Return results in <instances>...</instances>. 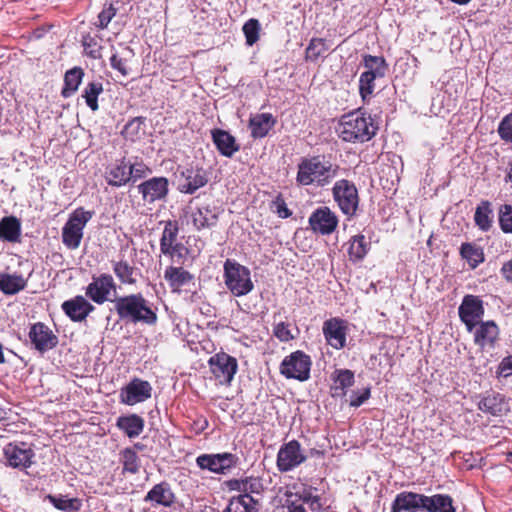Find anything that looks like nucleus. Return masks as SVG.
I'll return each instance as SVG.
<instances>
[{"instance_id":"nucleus-49","label":"nucleus","mask_w":512,"mask_h":512,"mask_svg":"<svg viewBox=\"0 0 512 512\" xmlns=\"http://www.w3.org/2000/svg\"><path fill=\"white\" fill-rule=\"evenodd\" d=\"M82 45L85 53L92 59H100L102 57V46L98 39L90 34L82 37Z\"/></svg>"},{"instance_id":"nucleus-57","label":"nucleus","mask_w":512,"mask_h":512,"mask_svg":"<svg viewBox=\"0 0 512 512\" xmlns=\"http://www.w3.org/2000/svg\"><path fill=\"white\" fill-rule=\"evenodd\" d=\"M219 454V466L221 468V475L226 474L231 469L239 464V457L236 454L224 452Z\"/></svg>"},{"instance_id":"nucleus-39","label":"nucleus","mask_w":512,"mask_h":512,"mask_svg":"<svg viewBox=\"0 0 512 512\" xmlns=\"http://www.w3.org/2000/svg\"><path fill=\"white\" fill-rule=\"evenodd\" d=\"M493 210L491 203L487 200H483L475 209L474 222L475 225L483 232H487L491 229L493 223Z\"/></svg>"},{"instance_id":"nucleus-1","label":"nucleus","mask_w":512,"mask_h":512,"mask_svg":"<svg viewBox=\"0 0 512 512\" xmlns=\"http://www.w3.org/2000/svg\"><path fill=\"white\" fill-rule=\"evenodd\" d=\"M378 129L372 116L359 108L341 116L336 133L342 141L357 144L370 141Z\"/></svg>"},{"instance_id":"nucleus-16","label":"nucleus","mask_w":512,"mask_h":512,"mask_svg":"<svg viewBox=\"0 0 512 512\" xmlns=\"http://www.w3.org/2000/svg\"><path fill=\"white\" fill-rule=\"evenodd\" d=\"M209 182V172L203 167L190 166L180 172L179 191L185 194H194L198 189Z\"/></svg>"},{"instance_id":"nucleus-63","label":"nucleus","mask_w":512,"mask_h":512,"mask_svg":"<svg viewBox=\"0 0 512 512\" xmlns=\"http://www.w3.org/2000/svg\"><path fill=\"white\" fill-rule=\"evenodd\" d=\"M371 391L370 388H365L361 393L359 392H353L351 395L350 400V406L351 407H359L361 406L365 401H367L370 398Z\"/></svg>"},{"instance_id":"nucleus-22","label":"nucleus","mask_w":512,"mask_h":512,"mask_svg":"<svg viewBox=\"0 0 512 512\" xmlns=\"http://www.w3.org/2000/svg\"><path fill=\"white\" fill-rule=\"evenodd\" d=\"M474 330V342L476 345L482 348L494 347L499 336V329L494 321H479Z\"/></svg>"},{"instance_id":"nucleus-48","label":"nucleus","mask_w":512,"mask_h":512,"mask_svg":"<svg viewBox=\"0 0 512 512\" xmlns=\"http://www.w3.org/2000/svg\"><path fill=\"white\" fill-rule=\"evenodd\" d=\"M197 466L202 470H208L215 474H221L219 466V454H202L196 458Z\"/></svg>"},{"instance_id":"nucleus-20","label":"nucleus","mask_w":512,"mask_h":512,"mask_svg":"<svg viewBox=\"0 0 512 512\" xmlns=\"http://www.w3.org/2000/svg\"><path fill=\"white\" fill-rule=\"evenodd\" d=\"M423 494L403 491L396 495L391 504V512H423Z\"/></svg>"},{"instance_id":"nucleus-56","label":"nucleus","mask_w":512,"mask_h":512,"mask_svg":"<svg viewBox=\"0 0 512 512\" xmlns=\"http://www.w3.org/2000/svg\"><path fill=\"white\" fill-rule=\"evenodd\" d=\"M497 132L503 141L512 143V113L502 118L498 125Z\"/></svg>"},{"instance_id":"nucleus-10","label":"nucleus","mask_w":512,"mask_h":512,"mask_svg":"<svg viewBox=\"0 0 512 512\" xmlns=\"http://www.w3.org/2000/svg\"><path fill=\"white\" fill-rule=\"evenodd\" d=\"M111 292H116V283L112 275L102 273L98 276H93L92 281L85 288V296L91 299L94 303L101 305L106 301H111Z\"/></svg>"},{"instance_id":"nucleus-4","label":"nucleus","mask_w":512,"mask_h":512,"mask_svg":"<svg viewBox=\"0 0 512 512\" xmlns=\"http://www.w3.org/2000/svg\"><path fill=\"white\" fill-rule=\"evenodd\" d=\"M223 277L225 285L236 297L247 295L254 288L250 270L236 261H225Z\"/></svg>"},{"instance_id":"nucleus-11","label":"nucleus","mask_w":512,"mask_h":512,"mask_svg":"<svg viewBox=\"0 0 512 512\" xmlns=\"http://www.w3.org/2000/svg\"><path fill=\"white\" fill-rule=\"evenodd\" d=\"M484 311L483 300L479 296L472 294L465 295L458 308L460 320L465 324L469 332H472L479 324Z\"/></svg>"},{"instance_id":"nucleus-41","label":"nucleus","mask_w":512,"mask_h":512,"mask_svg":"<svg viewBox=\"0 0 512 512\" xmlns=\"http://www.w3.org/2000/svg\"><path fill=\"white\" fill-rule=\"evenodd\" d=\"M103 92V83L101 81H91L87 83L82 92L86 105L92 110L99 109L98 97Z\"/></svg>"},{"instance_id":"nucleus-3","label":"nucleus","mask_w":512,"mask_h":512,"mask_svg":"<svg viewBox=\"0 0 512 512\" xmlns=\"http://www.w3.org/2000/svg\"><path fill=\"white\" fill-rule=\"evenodd\" d=\"M338 166L326 161L324 156L302 157L297 165L296 182L300 186H327L337 175Z\"/></svg>"},{"instance_id":"nucleus-23","label":"nucleus","mask_w":512,"mask_h":512,"mask_svg":"<svg viewBox=\"0 0 512 512\" xmlns=\"http://www.w3.org/2000/svg\"><path fill=\"white\" fill-rule=\"evenodd\" d=\"M175 495L168 482H161L152 487L146 494L144 501L150 502L152 506L169 507L174 503Z\"/></svg>"},{"instance_id":"nucleus-14","label":"nucleus","mask_w":512,"mask_h":512,"mask_svg":"<svg viewBox=\"0 0 512 512\" xmlns=\"http://www.w3.org/2000/svg\"><path fill=\"white\" fill-rule=\"evenodd\" d=\"M137 190L145 203L165 201L169 193V180L164 176H155L140 183Z\"/></svg>"},{"instance_id":"nucleus-6","label":"nucleus","mask_w":512,"mask_h":512,"mask_svg":"<svg viewBox=\"0 0 512 512\" xmlns=\"http://www.w3.org/2000/svg\"><path fill=\"white\" fill-rule=\"evenodd\" d=\"M332 196L344 215L348 218L356 215L360 199L353 182L347 179L336 181L332 188Z\"/></svg>"},{"instance_id":"nucleus-54","label":"nucleus","mask_w":512,"mask_h":512,"mask_svg":"<svg viewBox=\"0 0 512 512\" xmlns=\"http://www.w3.org/2000/svg\"><path fill=\"white\" fill-rule=\"evenodd\" d=\"M499 225L504 233L512 234V206L502 205L499 209Z\"/></svg>"},{"instance_id":"nucleus-15","label":"nucleus","mask_w":512,"mask_h":512,"mask_svg":"<svg viewBox=\"0 0 512 512\" xmlns=\"http://www.w3.org/2000/svg\"><path fill=\"white\" fill-rule=\"evenodd\" d=\"M308 222L315 233L330 235L336 230L339 220L329 207L320 206L311 213Z\"/></svg>"},{"instance_id":"nucleus-58","label":"nucleus","mask_w":512,"mask_h":512,"mask_svg":"<svg viewBox=\"0 0 512 512\" xmlns=\"http://www.w3.org/2000/svg\"><path fill=\"white\" fill-rule=\"evenodd\" d=\"M270 209L283 219L289 218L292 215V211L287 207L285 199L281 193H279L271 202Z\"/></svg>"},{"instance_id":"nucleus-8","label":"nucleus","mask_w":512,"mask_h":512,"mask_svg":"<svg viewBox=\"0 0 512 512\" xmlns=\"http://www.w3.org/2000/svg\"><path fill=\"white\" fill-rule=\"evenodd\" d=\"M3 457L6 466L22 470L31 467L35 452L28 443L15 441L3 447Z\"/></svg>"},{"instance_id":"nucleus-45","label":"nucleus","mask_w":512,"mask_h":512,"mask_svg":"<svg viewBox=\"0 0 512 512\" xmlns=\"http://www.w3.org/2000/svg\"><path fill=\"white\" fill-rule=\"evenodd\" d=\"M329 47L326 40L323 38H312L305 50V59L307 61L315 62L320 57H323L328 51Z\"/></svg>"},{"instance_id":"nucleus-50","label":"nucleus","mask_w":512,"mask_h":512,"mask_svg":"<svg viewBox=\"0 0 512 512\" xmlns=\"http://www.w3.org/2000/svg\"><path fill=\"white\" fill-rule=\"evenodd\" d=\"M260 23L257 19L251 18L243 25V33L248 45H253L259 40Z\"/></svg>"},{"instance_id":"nucleus-46","label":"nucleus","mask_w":512,"mask_h":512,"mask_svg":"<svg viewBox=\"0 0 512 512\" xmlns=\"http://www.w3.org/2000/svg\"><path fill=\"white\" fill-rule=\"evenodd\" d=\"M161 254L168 257L172 263L184 265L189 249L183 243L177 242L169 246L168 249L163 250Z\"/></svg>"},{"instance_id":"nucleus-44","label":"nucleus","mask_w":512,"mask_h":512,"mask_svg":"<svg viewBox=\"0 0 512 512\" xmlns=\"http://www.w3.org/2000/svg\"><path fill=\"white\" fill-rule=\"evenodd\" d=\"M47 499L56 509L66 512L79 511L82 506L81 500L78 498H67L62 495H48Z\"/></svg>"},{"instance_id":"nucleus-2","label":"nucleus","mask_w":512,"mask_h":512,"mask_svg":"<svg viewBox=\"0 0 512 512\" xmlns=\"http://www.w3.org/2000/svg\"><path fill=\"white\" fill-rule=\"evenodd\" d=\"M112 303L116 314L122 321L150 326L157 323V308L142 293L117 296Z\"/></svg>"},{"instance_id":"nucleus-37","label":"nucleus","mask_w":512,"mask_h":512,"mask_svg":"<svg viewBox=\"0 0 512 512\" xmlns=\"http://www.w3.org/2000/svg\"><path fill=\"white\" fill-rule=\"evenodd\" d=\"M223 512H258V502L249 494L232 497Z\"/></svg>"},{"instance_id":"nucleus-59","label":"nucleus","mask_w":512,"mask_h":512,"mask_svg":"<svg viewBox=\"0 0 512 512\" xmlns=\"http://www.w3.org/2000/svg\"><path fill=\"white\" fill-rule=\"evenodd\" d=\"M116 13L117 8H115L112 3L105 5L98 15V24H96V26L99 29L107 28L111 20L116 16Z\"/></svg>"},{"instance_id":"nucleus-61","label":"nucleus","mask_w":512,"mask_h":512,"mask_svg":"<svg viewBox=\"0 0 512 512\" xmlns=\"http://www.w3.org/2000/svg\"><path fill=\"white\" fill-rule=\"evenodd\" d=\"M497 376L508 378L512 376V355L504 357L498 365Z\"/></svg>"},{"instance_id":"nucleus-43","label":"nucleus","mask_w":512,"mask_h":512,"mask_svg":"<svg viewBox=\"0 0 512 512\" xmlns=\"http://www.w3.org/2000/svg\"><path fill=\"white\" fill-rule=\"evenodd\" d=\"M178 234V222L174 220L166 221L160 238V252H162L165 249H168L169 246L177 243Z\"/></svg>"},{"instance_id":"nucleus-36","label":"nucleus","mask_w":512,"mask_h":512,"mask_svg":"<svg viewBox=\"0 0 512 512\" xmlns=\"http://www.w3.org/2000/svg\"><path fill=\"white\" fill-rule=\"evenodd\" d=\"M85 73L81 67H73L64 75V86L61 90L63 98L71 97L79 88Z\"/></svg>"},{"instance_id":"nucleus-32","label":"nucleus","mask_w":512,"mask_h":512,"mask_svg":"<svg viewBox=\"0 0 512 512\" xmlns=\"http://www.w3.org/2000/svg\"><path fill=\"white\" fill-rule=\"evenodd\" d=\"M361 65L365 69L362 74L373 76L374 79L383 78L388 70V64L383 56L365 54L362 57Z\"/></svg>"},{"instance_id":"nucleus-64","label":"nucleus","mask_w":512,"mask_h":512,"mask_svg":"<svg viewBox=\"0 0 512 512\" xmlns=\"http://www.w3.org/2000/svg\"><path fill=\"white\" fill-rule=\"evenodd\" d=\"M500 273L508 283H512V258L503 263Z\"/></svg>"},{"instance_id":"nucleus-5","label":"nucleus","mask_w":512,"mask_h":512,"mask_svg":"<svg viewBox=\"0 0 512 512\" xmlns=\"http://www.w3.org/2000/svg\"><path fill=\"white\" fill-rule=\"evenodd\" d=\"M92 215V212L78 208L69 216L62 228V242L68 249L75 250L80 246L83 229Z\"/></svg>"},{"instance_id":"nucleus-26","label":"nucleus","mask_w":512,"mask_h":512,"mask_svg":"<svg viewBox=\"0 0 512 512\" xmlns=\"http://www.w3.org/2000/svg\"><path fill=\"white\" fill-rule=\"evenodd\" d=\"M478 408L483 413L493 416H499L507 410L504 396L494 391L486 392L483 395L478 403Z\"/></svg>"},{"instance_id":"nucleus-38","label":"nucleus","mask_w":512,"mask_h":512,"mask_svg":"<svg viewBox=\"0 0 512 512\" xmlns=\"http://www.w3.org/2000/svg\"><path fill=\"white\" fill-rule=\"evenodd\" d=\"M460 255L467 261L471 269L477 268L485 260L483 249L477 244L471 242L462 243L460 247Z\"/></svg>"},{"instance_id":"nucleus-34","label":"nucleus","mask_w":512,"mask_h":512,"mask_svg":"<svg viewBox=\"0 0 512 512\" xmlns=\"http://www.w3.org/2000/svg\"><path fill=\"white\" fill-rule=\"evenodd\" d=\"M27 280L21 274L0 272V291L5 295H15L24 290Z\"/></svg>"},{"instance_id":"nucleus-40","label":"nucleus","mask_w":512,"mask_h":512,"mask_svg":"<svg viewBox=\"0 0 512 512\" xmlns=\"http://www.w3.org/2000/svg\"><path fill=\"white\" fill-rule=\"evenodd\" d=\"M128 163L125 158L121 159L114 167H112L107 176V183L113 187H121L130 182Z\"/></svg>"},{"instance_id":"nucleus-53","label":"nucleus","mask_w":512,"mask_h":512,"mask_svg":"<svg viewBox=\"0 0 512 512\" xmlns=\"http://www.w3.org/2000/svg\"><path fill=\"white\" fill-rule=\"evenodd\" d=\"M375 80L373 76L370 77L361 73L359 78V93L363 101L370 99L373 94L375 90Z\"/></svg>"},{"instance_id":"nucleus-9","label":"nucleus","mask_w":512,"mask_h":512,"mask_svg":"<svg viewBox=\"0 0 512 512\" xmlns=\"http://www.w3.org/2000/svg\"><path fill=\"white\" fill-rule=\"evenodd\" d=\"M211 373L222 385H230L238 370L237 359L225 352H218L208 360Z\"/></svg>"},{"instance_id":"nucleus-42","label":"nucleus","mask_w":512,"mask_h":512,"mask_svg":"<svg viewBox=\"0 0 512 512\" xmlns=\"http://www.w3.org/2000/svg\"><path fill=\"white\" fill-rule=\"evenodd\" d=\"M134 56V51L129 46H125L121 54L113 53L110 57V65L117 70L122 76L129 75L127 62Z\"/></svg>"},{"instance_id":"nucleus-24","label":"nucleus","mask_w":512,"mask_h":512,"mask_svg":"<svg viewBox=\"0 0 512 512\" xmlns=\"http://www.w3.org/2000/svg\"><path fill=\"white\" fill-rule=\"evenodd\" d=\"M213 143L219 153L225 157H232L234 153L239 151L240 146L236 139L228 131L222 129H213L211 131Z\"/></svg>"},{"instance_id":"nucleus-25","label":"nucleus","mask_w":512,"mask_h":512,"mask_svg":"<svg viewBox=\"0 0 512 512\" xmlns=\"http://www.w3.org/2000/svg\"><path fill=\"white\" fill-rule=\"evenodd\" d=\"M164 279L169 284L172 291H177L194 280V275L183 268V265L166 267L164 271Z\"/></svg>"},{"instance_id":"nucleus-28","label":"nucleus","mask_w":512,"mask_h":512,"mask_svg":"<svg viewBox=\"0 0 512 512\" xmlns=\"http://www.w3.org/2000/svg\"><path fill=\"white\" fill-rule=\"evenodd\" d=\"M333 384L331 386V395L333 397H344L346 391L355 382L353 371L349 369H336L331 374Z\"/></svg>"},{"instance_id":"nucleus-17","label":"nucleus","mask_w":512,"mask_h":512,"mask_svg":"<svg viewBox=\"0 0 512 512\" xmlns=\"http://www.w3.org/2000/svg\"><path fill=\"white\" fill-rule=\"evenodd\" d=\"M28 336L34 348L40 353H45L58 344L57 335L42 322L31 325Z\"/></svg>"},{"instance_id":"nucleus-51","label":"nucleus","mask_w":512,"mask_h":512,"mask_svg":"<svg viewBox=\"0 0 512 512\" xmlns=\"http://www.w3.org/2000/svg\"><path fill=\"white\" fill-rule=\"evenodd\" d=\"M313 490H316V488L310 487L309 489H304L299 494V499L303 503L308 504L311 511L320 512L322 510L323 504L321 502L320 496L313 494Z\"/></svg>"},{"instance_id":"nucleus-35","label":"nucleus","mask_w":512,"mask_h":512,"mask_svg":"<svg viewBox=\"0 0 512 512\" xmlns=\"http://www.w3.org/2000/svg\"><path fill=\"white\" fill-rule=\"evenodd\" d=\"M371 248V243L363 234L352 236L348 241L347 253L352 262H359L365 258Z\"/></svg>"},{"instance_id":"nucleus-30","label":"nucleus","mask_w":512,"mask_h":512,"mask_svg":"<svg viewBox=\"0 0 512 512\" xmlns=\"http://www.w3.org/2000/svg\"><path fill=\"white\" fill-rule=\"evenodd\" d=\"M276 124V119L271 113H260L251 117L249 128L254 139L264 138Z\"/></svg>"},{"instance_id":"nucleus-31","label":"nucleus","mask_w":512,"mask_h":512,"mask_svg":"<svg viewBox=\"0 0 512 512\" xmlns=\"http://www.w3.org/2000/svg\"><path fill=\"white\" fill-rule=\"evenodd\" d=\"M0 240L9 243L21 241V222L15 216H5L0 220Z\"/></svg>"},{"instance_id":"nucleus-62","label":"nucleus","mask_w":512,"mask_h":512,"mask_svg":"<svg viewBox=\"0 0 512 512\" xmlns=\"http://www.w3.org/2000/svg\"><path fill=\"white\" fill-rule=\"evenodd\" d=\"M245 490L243 494L256 493L259 494L262 490V483L258 478L246 477L245 478Z\"/></svg>"},{"instance_id":"nucleus-21","label":"nucleus","mask_w":512,"mask_h":512,"mask_svg":"<svg viewBox=\"0 0 512 512\" xmlns=\"http://www.w3.org/2000/svg\"><path fill=\"white\" fill-rule=\"evenodd\" d=\"M218 217V208L211 205L196 207L191 213L193 226L198 231L215 226L218 222Z\"/></svg>"},{"instance_id":"nucleus-12","label":"nucleus","mask_w":512,"mask_h":512,"mask_svg":"<svg viewBox=\"0 0 512 512\" xmlns=\"http://www.w3.org/2000/svg\"><path fill=\"white\" fill-rule=\"evenodd\" d=\"M307 456L301 449V445L297 440H291L284 443L278 453L276 465L280 472H289L305 462Z\"/></svg>"},{"instance_id":"nucleus-27","label":"nucleus","mask_w":512,"mask_h":512,"mask_svg":"<svg viewBox=\"0 0 512 512\" xmlns=\"http://www.w3.org/2000/svg\"><path fill=\"white\" fill-rule=\"evenodd\" d=\"M423 512H455L453 498L448 494H423Z\"/></svg>"},{"instance_id":"nucleus-19","label":"nucleus","mask_w":512,"mask_h":512,"mask_svg":"<svg viewBox=\"0 0 512 512\" xmlns=\"http://www.w3.org/2000/svg\"><path fill=\"white\" fill-rule=\"evenodd\" d=\"M347 328L344 321L338 318L326 320L323 324V334L327 342L335 349H342L346 345Z\"/></svg>"},{"instance_id":"nucleus-60","label":"nucleus","mask_w":512,"mask_h":512,"mask_svg":"<svg viewBox=\"0 0 512 512\" xmlns=\"http://www.w3.org/2000/svg\"><path fill=\"white\" fill-rule=\"evenodd\" d=\"M289 324L286 322H279L273 327V335L281 342H289L295 339L292 331L289 328Z\"/></svg>"},{"instance_id":"nucleus-55","label":"nucleus","mask_w":512,"mask_h":512,"mask_svg":"<svg viewBox=\"0 0 512 512\" xmlns=\"http://www.w3.org/2000/svg\"><path fill=\"white\" fill-rule=\"evenodd\" d=\"M130 182L135 183L139 179L146 178L152 171L151 169L142 161L136 162L133 164H128Z\"/></svg>"},{"instance_id":"nucleus-18","label":"nucleus","mask_w":512,"mask_h":512,"mask_svg":"<svg viewBox=\"0 0 512 512\" xmlns=\"http://www.w3.org/2000/svg\"><path fill=\"white\" fill-rule=\"evenodd\" d=\"M61 309L72 322H83L95 310V306L84 296L77 295L64 301Z\"/></svg>"},{"instance_id":"nucleus-13","label":"nucleus","mask_w":512,"mask_h":512,"mask_svg":"<svg viewBox=\"0 0 512 512\" xmlns=\"http://www.w3.org/2000/svg\"><path fill=\"white\" fill-rule=\"evenodd\" d=\"M152 390L148 381L135 377L120 390V403L132 406L144 402L151 398Z\"/></svg>"},{"instance_id":"nucleus-7","label":"nucleus","mask_w":512,"mask_h":512,"mask_svg":"<svg viewBox=\"0 0 512 512\" xmlns=\"http://www.w3.org/2000/svg\"><path fill=\"white\" fill-rule=\"evenodd\" d=\"M312 361L309 355L297 350L286 356L280 364V373L287 379L300 382L310 378Z\"/></svg>"},{"instance_id":"nucleus-47","label":"nucleus","mask_w":512,"mask_h":512,"mask_svg":"<svg viewBox=\"0 0 512 512\" xmlns=\"http://www.w3.org/2000/svg\"><path fill=\"white\" fill-rule=\"evenodd\" d=\"M143 125V118L135 117L124 126L122 135L125 137V139L135 142L139 140L141 135L144 133Z\"/></svg>"},{"instance_id":"nucleus-52","label":"nucleus","mask_w":512,"mask_h":512,"mask_svg":"<svg viewBox=\"0 0 512 512\" xmlns=\"http://www.w3.org/2000/svg\"><path fill=\"white\" fill-rule=\"evenodd\" d=\"M122 455L124 471L130 472L132 474L137 473L140 467L137 453L130 448H126Z\"/></svg>"},{"instance_id":"nucleus-29","label":"nucleus","mask_w":512,"mask_h":512,"mask_svg":"<svg viewBox=\"0 0 512 512\" xmlns=\"http://www.w3.org/2000/svg\"><path fill=\"white\" fill-rule=\"evenodd\" d=\"M116 426L129 438H136L143 432L145 421L137 414L122 415L117 418Z\"/></svg>"},{"instance_id":"nucleus-33","label":"nucleus","mask_w":512,"mask_h":512,"mask_svg":"<svg viewBox=\"0 0 512 512\" xmlns=\"http://www.w3.org/2000/svg\"><path fill=\"white\" fill-rule=\"evenodd\" d=\"M112 269L121 284L135 285L137 283V275L140 274V271L130 265L127 260L112 261Z\"/></svg>"}]
</instances>
